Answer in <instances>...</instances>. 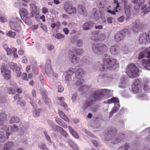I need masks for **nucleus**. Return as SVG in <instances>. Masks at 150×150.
<instances>
[{
	"label": "nucleus",
	"mask_w": 150,
	"mask_h": 150,
	"mask_svg": "<svg viewBox=\"0 0 150 150\" xmlns=\"http://www.w3.org/2000/svg\"><path fill=\"white\" fill-rule=\"evenodd\" d=\"M112 95L111 90L106 89L93 91L90 96H86L87 100L82 104L81 109L84 111L88 110L93 104L94 101L100 100L104 97H108Z\"/></svg>",
	"instance_id": "obj_1"
},
{
	"label": "nucleus",
	"mask_w": 150,
	"mask_h": 150,
	"mask_svg": "<svg viewBox=\"0 0 150 150\" xmlns=\"http://www.w3.org/2000/svg\"><path fill=\"white\" fill-rule=\"evenodd\" d=\"M103 64H101L100 69L102 71H104L108 69L110 70H116L119 68L118 62L115 59H111L109 57H106L103 60Z\"/></svg>",
	"instance_id": "obj_2"
},
{
	"label": "nucleus",
	"mask_w": 150,
	"mask_h": 150,
	"mask_svg": "<svg viewBox=\"0 0 150 150\" xmlns=\"http://www.w3.org/2000/svg\"><path fill=\"white\" fill-rule=\"evenodd\" d=\"M140 80L136 79L132 86V90L134 94L138 93L136 98L139 100H147L149 98L147 96L143 94L140 93L142 91Z\"/></svg>",
	"instance_id": "obj_3"
},
{
	"label": "nucleus",
	"mask_w": 150,
	"mask_h": 150,
	"mask_svg": "<svg viewBox=\"0 0 150 150\" xmlns=\"http://www.w3.org/2000/svg\"><path fill=\"white\" fill-rule=\"evenodd\" d=\"M150 49L149 48H147L145 49L143 52H141L139 55L138 59H139L144 58H148L147 59H143L139 60V62L142 67L149 70L150 69Z\"/></svg>",
	"instance_id": "obj_4"
},
{
	"label": "nucleus",
	"mask_w": 150,
	"mask_h": 150,
	"mask_svg": "<svg viewBox=\"0 0 150 150\" xmlns=\"http://www.w3.org/2000/svg\"><path fill=\"white\" fill-rule=\"evenodd\" d=\"M139 71L138 68L134 64H130L127 66V74L130 78H134L139 76Z\"/></svg>",
	"instance_id": "obj_5"
},
{
	"label": "nucleus",
	"mask_w": 150,
	"mask_h": 150,
	"mask_svg": "<svg viewBox=\"0 0 150 150\" xmlns=\"http://www.w3.org/2000/svg\"><path fill=\"white\" fill-rule=\"evenodd\" d=\"M22 22V21L17 17L15 18H12L9 22V25L11 29L17 32H19L21 30V27L18 24Z\"/></svg>",
	"instance_id": "obj_6"
},
{
	"label": "nucleus",
	"mask_w": 150,
	"mask_h": 150,
	"mask_svg": "<svg viewBox=\"0 0 150 150\" xmlns=\"http://www.w3.org/2000/svg\"><path fill=\"white\" fill-rule=\"evenodd\" d=\"M104 103L108 104H111L113 103H115V106L112 110L110 112V117H111L112 115L116 113L119 109L120 105L118 99L117 98L113 97L110 99H108L105 101Z\"/></svg>",
	"instance_id": "obj_7"
},
{
	"label": "nucleus",
	"mask_w": 150,
	"mask_h": 150,
	"mask_svg": "<svg viewBox=\"0 0 150 150\" xmlns=\"http://www.w3.org/2000/svg\"><path fill=\"white\" fill-rule=\"evenodd\" d=\"M92 48L93 52L98 54L106 52L108 50L107 47L102 43L93 44Z\"/></svg>",
	"instance_id": "obj_8"
},
{
	"label": "nucleus",
	"mask_w": 150,
	"mask_h": 150,
	"mask_svg": "<svg viewBox=\"0 0 150 150\" xmlns=\"http://www.w3.org/2000/svg\"><path fill=\"white\" fill-rule=\"evenodd\" d=\"M126 34L129 35V31L127 29H124L120 32L117 33L114 35V38L115 41L119 42L124 38Z\"/></svg>",
	"instance_id": "obj_9"
},
{
	"label": "nucleus",
	"mask_w": 150,
	"mask_h": 150,
	"mask_svg": "<svg viewBox=\"0 0 150 150\" xmlns=\"http://www.w3.org/2000/svg\"><path fill=\"white\" fill-rule=\"evenodd\" d=\"M113 79L111 75L108 74H104L98 76L97 80L98 82L107 83Z\"/></svg>",
	"instance_id": "obj_10"
},
{
	"label": "nucleus",
	"mask_w": 150,
	"mask_h": 150,
	"mask_svg": "<svg viewBox=\"0 0 150 150\" xmlns=\"http://www.w3.org/2000/svg\"><path fill=\"white\" fill-rule=\"evenodd\" d=\"M45 68L47 75L49 77H52L53 75H54V73L51 68L50 61L48 59H47L46 60Z\"/></svg>",
	"instance_id": "obj_11"
},
{
	"label": "nucleus",
	"mask_w": 150,
	"mask_h": 150,
	"mask_svg": "<svg viewBox=\"0 0 150 150\" xmlns=\"http://www.w3.org/2000/svg\"><path fill=\"white\" fill-rule=\"evenodd\" d=\"M76 71L75 69L72 67L70 68L69 69L67 72V74L65 76L66 82L68 84L71 81L72 77Z\"/></svg>",
	"instance_id": "obj_12"
},
{
	"label": "nucleus",
	"mask_w": 150,
	"mask_h": 150,
	"mask_svg": "<svg viewBox=\"0 0 150 150\" xmlns=\"http://www.w3.org/2000/svg\"><path fill=\"white\" fill-rule=\"evenodd\" d=\"M139 40V43L142 44H146L148 41L150 42L149 33L147 34L146 33H143L140 35Z\"/></svg>",
	"instance_id": "obj_13"
},
{
	"label": "nucleus",
	"mask_w": 150,
	"mask_h": 150,
	"mask_svg": "<svg viewBox=\"0 0 150 150\" xmlns=\"http://www.w3.org/2000/svg\"><path fill=\"white\" fill-rule=\"evenodd\" d=\"M117 132V129L115 128L110 129L105 135V140L107 141L110 140Z\"/></svg>",
	"instance_id": "obj_14"
},
{
	"label": "nucleus",
	"mask_w": 150,
	"mask_h": 150,
	"mask_svg": "<svg viewBox=\"0 0 150 150\" xmlns=\"http://www.w3.org/2000/svg\"><path fill=\"white\" fill-rule=\"evenodd\" d=\"M69 61L74 64H77L80 61L79 58L73 54L72 51H69Z\"/></svg>",
	"instance_id": "obj_15"
},
{
	"label": "nucleus",
	"mask_w": 150,
	"mask_h": 150,
	"mask_svg": "<svg viewBox=\"0 0 150 150\" xmlns=\"http://www.w3.org/2000/svg\"><path fill=\"white\" fill-rule=\"evenodd\" d=\"M125 135L123 133H120L117 136L115 137L112 140L111 144H117L120 142L124 139Z\"/></svg>",
	"instance_id": "obj_16"
},
{
	"label": "nucleus",
	"mask_w": 150,
	"mask_h": 150,
	"mask_svg": "<svg viewBox=\"0 0 150 150\" xmlns=\"http://www.w3.org/2000/svg\"><path fill=\"white\" fill-rule=\"evenodd\" d=\"M1 73L5 79L8 80L10 78V71L9 70L3 65L1 67Z\"/></svg>",
	"instance_id": "obj_17"
},
{
	"label": "nucleus",
	"mask_w": 150,
	"mask_h": 150,
	"mask_svg": "<svg viewBox=\"0 0 150 150\" xmlns=\"http://www.w3.org/2000/svg\"><path fill=\"white\" fill-rule=\"evenodd\" d=\"M10 68L14 70L15 69V71L16 74V76L18 77H19L21 74V72L20 71L21 66H17L16 64L13 63H10L9 64Z\"/></svg>",
	"instance_id": "obj_18"
},
{
	"label": "nucleus",
	"mask_w": 150,
	"mask_h": 150,
	"mask_svg": "<svg viewBox=\"0 0 150 150\" xmlns=\"http://www.w3.org/2000/svg\"><path fill=\"white\" fill-rule=\"evenodd\" d=\"M145 0H133L132 3L134 9L136 10H138L144 4Z\"/></svg>",
	"instance_id": "obj_19"
},
{
	"label": "nucleus",
	"mask_w": 150,
	"mask_h": 150,
	"mask_svg": "<svg viewBox=\"0 0 150 150\" xmlns=\"http://www.w3.org/2000/svg\"><path fill=\"white\" fill-rule=\"evenodd\" d=\"M124 5V7L125 10V13L127 18H126V20H128V18L130 16L131 13L130 11L131 7L130 4L128 3V1L126 2L123 3Z\"/></svg>",
	"instance_id": "obj_20"
},
{
	"label": "nucleus",
	"mask_w": 150,
	"mask_h": 150,
	"mask_svg": "<svg viewBox=\"0 0 150 150\" xmlns=\"http://www.w3.org/2000/svg\"><path fill=\"white\" fill-rule=\"evenodd\" d=\"M64 8L65 11L70 14H75L76 12V8L69 6L68 2H66L65 4Z\"/></svg>",
	"instance_id": "obj_21"
},
{
	"label": "nucleus",
	"mask_w": 150,
	"mask_h": 150,
	"mask_svg": "<svg viewBox=\"0 0 150 150\" xmlns=\"http://www.w3.org/2000/svg\"><path fill=\"white\" fill-rule=\"evenodd\" d=\"M132 30L134 33H136L141 30L142 28V24L139 20H136L133 23Z\"/></svg>",
	"instance_id": "obj_22"
},
{
	"label": "nucleus",
	"mask_w": 150,
	"mask_h": 150,
	"mask_svg": "<svg viewBox=\"0 0 150 150\" xmlns=\"http://www.w3.org/2000/svg\"><path fill=\"white\" fill-rule=\"evenodd\" d=\"M76 71H75L74 74H75L74 77H73L74 80L75 78H79L83 76L84 74V71L83 69L79 68L77 70L75 69Z\"/></svg>",
	"instance_id": "obj_23"
},
{
	"label": "nucleus",
	"mask_w": 150,
	"mask_h": 150,
	"mask_svg": "<svg viewBox=\"0 0 150 150\" xmlns=\"http://www.w3.org/2000/svg\"><path fill=\"white\" fill-rule=\"evenodd\" d=\"M82 62L83 65L86 66H90L92 63L91 59L88 56L83 57L82 59Z\"/></svg>",
	"instance_id": "obj_24"
},
{
	"label": "nucleus",
	"mask_w": 150,
	"mask_h": 150,
	"mask_svg": "<svg viewBox=\"0 0 150 150\" xmlns=\"http://www.w3.org/2000/svg\"><path fill=\"white\" fill-rule=\"evenodd\" d=\"M78 11L79 14L82 15L84 17H85L87 16V12L86 8L82 5H78Z\"/></svg>",
	"instance_id": "obj_25"
},
{
	"label": "nucleus",
	"mask_w": 150,
	"mask_h": 150,
	"mask_svg": "<svg viewBox=\"0 0 150 150\" xmlns=\"http://www.w3.org/2000/svg\"><path fill=\"white\" fill-rule=\"evenodd\" d=\"M111 53L114 55H118L120 52L119 47L117 45L112 46L110 49Z\"/></svg>",
	"instance_id": "obj_26"
},
{
	"label": "nucleus",
	"mask_w": 150,
	"mask_h": 150,
	"mask_svg": "<svg viewBox=\"0 0 150 150\" xmlns=\"http://www.w3.org/2000/svg\"><path fill=\"white\" fill-rule=\"evenodd\" d=\"M94 25V23L92 21H88L83 24L82 27L84 30H88L92 28Z\"/></svg>",
	"instance_id": "obj_27"
},
{
	"label": "nucleus",
	"mask_w": 150,
	"mask_h": 150,
	"mask_svg": "<svg viewBox=\"0 0 150 150\" xmlns=\"http://www.w3.org/2000/svg\"><path fill=\"white\" fill-rule=\"evenodd\" d=\"M106 36L104 33L100 34L98 37L93 36L91 37V39L94 41H96L97 40L103 41L106 38Z\"/></svg>",
	"instance_id": "obj_28"
},
{
	"label": "nucleus",
	"mask_w": 150,
	"mask_h": 150,
	"mask_svg": "<svg viewBox=\"0 0 150 150\" xmlns=\"http://www.w3.org/2000/svg\"><path fill=\"white\" fill-rule=\"evenodd\" d=\"M9 135V133L6 132L5 134L3 131H0V142H3L6 139H7Z\"/></svg>",
	"instance_id": "obj_29"
},
{
	"label": "nucleus",
	"mask_w": 150,
	"mask_h": 150,
	"mask_svg": "<svg viewBox=\"0 0 150 150\" xmlns=\"http://www.w3.org/2000/svg\"><path fill=\"white\" fill-rule=\"evenodd\" d=\"M56 130L59 132L65 138L68 137V134L65 130H64L62 127L57 126L56 127Z\"/></svg>",
	"instance_id": "obj_30"
},
{
	"label": "nucleus",
	"mask_w": 150,
	"mask_h": 150,
	"mask_svg": "<svg viewBox=\"0 0 150 150\" xmlns=\"http://www.w3.org/2000/svg\"><path fill=\"white\" fill-rule=\"evenodd\" d=\"M130 148V145L128 142L125 143L120 146L117 150H129Z\"/></svg>",
	"instance_id": "obj_31"
},
{
	"label": "nucleus",
	"mask_w": 150,
	"mask_h": 150,
	"mask_svg": "<svg viewBox=\"0 0 150 150\" xmlns=\"http://www.w3.org/2000/svg\"><path fill=\"white\" fill-rule=\"evenodd\" d=\"M19 13L22 18H23H23L26 17L28 15V13L27 10L24 8H20L19 10Z\"/></svg>",
	"instance_id": "obj_32"
},
{
	"label": "nucleus",
	"mask_w": 150,
	"mask_h": 150,
	"mask_svg": "<svg viewBox=\"0 0 150 150\" xmlns=\"http://www.w3.org/2000/svg\"><path fill=\"white\" fill-rule=\"evenodd\" d=\"M92 13L95 21H98L99 18L98 11L96 8H93L92 10Z\"/></svg>",
	"instance_id": "obj_33"
},
{
	"label": "nucleus",
	"mask_w": 150,
	"mask_h": 150,
	"mask_svg": "<svg viewBox=\"0 0 150 150\" xmlns=\"http://www.w3.org/2000/svg\"><path fill=\"white\" fill-rule=\"evenodd\" d=\"M13 143L12 142H8L4 144L3 150H9L13 147Z\"/></svg>",
	"instance_id": "obj_34"
},
{
	"label": "nucleus",
	"mask_w": 150,
	"mask_h": 150,
	"mask_svg": "<svg viewBox=\"0 0 150 150\" xmlns=\"http://www.w3.org/2000/svg\"><path fill=\"white\" fill-rule=\"evenodd\" d=\"M58 114L60 117L67 123L69 122V120L67 118L66 115L62 111H58Z\"/></svg>",
	"instance_id": "obj_35"
},
{
	"label": "nucleus",
	"mask_w": 150,
	"mask_h": 150,
	"mask_svg": "<svg viewBox=\"0 0 150 150\" xmlns=\"http://www.w3.org/2000/svg\"><path fill=\"white\" fill-rule=\"evenodd\" d=\"M30 10L31 11V16L32 17L34 16L36 14L37 7L34 4H30Z\"/></svg>",
	"instance_id": "obj_36"
},
{
	"label": "nucleus",
	"mask_w": 150,
	"mask_h": 150,
	"mask_svg": "<svg viewBox=\"0 0 150 150\" xmlns=\"http://www.w3.org/2000/svg\"><path fill=\"white\" fill-rule=\"evenodd\" d=\"M69 131L71 134L76 139L79 138V136L77 133L74 130V129L70 126L68 127Z\"/></svg>",
	"instance_id": "obj_37"
},
{
	"label": "nucleus",
	"mask_w": 150,
	"mask_h": 150,
	"mask_svg": "<svg viewBox=\"0 0 150 150\" xmlns=\"http://www.w3.org/2000/svg\"><path fill=\"white\" fill-rule=\"evenodd\" d=\"M6 119V115L4 112L0 113V125L3 124L4 122Z\"/></svg>",
	"instance_id": "obj_38"
},
{
	"label": "nucleus",
	"mask_w": 150,
	"mask_h": 150,
	"mask_svg": "<svg viewBox=\"0 0 150 150\" xmlns=\"http://www.w3.org/2000/svg\"><path fill=\"white\" fill-rule=\"evenodd\" d=\"M55 120L57 123L59 125L65 128L67 127H68L66 123L64 122L61 119L58 118H56Z\"/></svg>",
	"instance_id": "obj_39"
},
{
	"label": "nucleus",
	"mask_w": 150,
	"mask_h": 150,
	"mask_svg": "<svg viewBox=\"0 0 150 150\" xmlns=\"http://www.w3.org/2000/svg\"><path fill=\"white\" fill-rule=\"evenodd\" d=\"M72 52H75L78 55L82 54L84 52V50L82 49H77L73 47L72 49Z\"/></svg>",
	"instance_id": "obj_40"
},
{
	"label": "nucleus",
	"mask_w": 150,
	"mask_h": 150,
	"mask_svg": "<svg viewBox=\"0 0 150 150\" xmlns=\"http://www.w3.org/2000/svg\"><path fill=\"white\" fill-rule=\"evenodd\" d=\"M42 96L44 102L46 104H48L50 102V100L47 97V95L44 92L42 93Z\"/></svg>",
	"instance_id": "obj_41"
},
{
	"label": "nucleus",
	"mask_w": 150,
	"mask_h": 150,
	"mask_svg": "<svg viewBox=\"0 0 150 150\" xmlns=\"http://www.w3.org/2000/svg\"><path fill=\"white\" fill-rule=\"evenodd\" d=\"M20 121L19 118L16 116H12L9 121L10 123H13L14 122L18 123L20 122Z\"/></svg>",
	"instance_id": "obj_42"
},
{
	"label": "nucleus",
	"mask_w": 150,
	"mask_h": 150,
	"mask_svg": "<svg viewBox=\"0 0 150 150\" xmlns=\"http://www.w3.org/2000/svg\"><path fill=\"white\" fill-rule=\"evenodd\" d=\"M88 89V87L87 86H82L79 88L78 90L82 93H84L86 92Z\"/></svg>",
	"instance_id": "obj_43"
},
{
	"label": "nucleus",
	"mask_w": 150,
	"mask_h": 150,
	"mask_svg": "<svg viewBox=\"0 0 150 150\" xmlns=\"http://www.w3.org/2000/svg\"><path fill=\"white\" fill-rule=\"evenodd\" d=\"M68 142L69 144L73 148L74 150H78L77 146L72 140H69Z\"/></svg>",
	"instance_id": "obj_44"
},
{
	"label": "nucleus",
	"mask_w": 150,
	"mask_h": 150,
	"mask_svg": "<svg viewBox=\"0 0 150 150\" xmlns=\"http://www.w3.org/2000/svg\"><path fill=\"white\" fill-rule=\"evenodd\" d=\"M38 146L41 150H45L47 149L46 145L43 142H41L39 143L38 144Z\"/></svg>",
	"instance_id": "obj_45"
},
{
	"label": "nucleus",
	"mask_w": 150,
	"mask_h": 150,
	"mask_svg": "<svg viewBox=\"0 0 150 150\" xmlns=\"http://www.w3.org/2000/svg\"><path fill=\"white\" fill-rule=\"evenodd\" d=\"M125 82L124 78L121 79L120 81L119 85V88H124L126 87Z\"/></svg>",
	"instance_id": "obj_46"
},
{
	"label": "nucleus",
	"mask_w": 150,
	"mask_h": 150,
	"mask_svg": "<svg viewBox=\"0 0 150 150\" xmlns=\"http://www.w3.org/2000/svg\"><path fill=\"white\" fill-rule=\"evenodd\" d=\"M6 51V52L7 55H11L13 53L17 52V49L15 48H12L11 49L9 48Z\"/></svg>",
	"instance_id": "obj_47"
},
{
	"label": "nucleus",
	"mask_w": 150,
	"mask_h": 150,
	"mask_svg": "<svg viewBox=\"0 0 150 150\" xmlns=\"http://www.w3.org/2000/svg\"><path fill=\"white\" fill-rule=\"evenodd\" d=\"M77 79H78V80L76 81V84L78 86H81L84 82V80L83 79H81V78H75V79L74 80V79H73V80L75 81Z\"/></svg>",
	"instance_id": "obj_48"
},
{
	"label": "nucleus",
	"mask_w": 150,
	"mask_h": 150,
	"mask_svg": "<svg viewBox=\"0 0 150 150\" xmlns=\"http://www.w3.org/2000/svg\"><path fill=\"white\" fill-rule=\"evenodd\" d=\"M149 79H145L143 87L144 90L145 91H147L149 89V87L147 85V84L149 83Z\"/></svg>",
	"instance_id": "obj_49"
},
{
	"label": "nucleus",
	"mask_w": 150,
	"mask_h": 150,
	"mask_svg": "<svg viewBox=\"0 0 150 150\" xmlns=\"http://www.w3.org/2000/svg\"><path fill=\"white\" fill-rule=\"evenodd\" d=\"M98 2L100 8L103 7L107 4L106 0H98Z\"/></svg>",
	"instance_id": "obj_50"
},
{
	"label": "nucleus",
	"mask_w": 150,
	"mask_h": 150,
	"mask_svg": "<svg viewBox=\"0 0 150 150\" xmlns=\"http://www.w3.org/2000/svg\"><path fill=\"white\" fill-rule=\"evenodd\" d=\"M16 33L15 32L12 31L11 30H10L8 32L6 33V35L10 38H15L16 36Z\"/></svg>",
	"instance_id": "obj_51"
},
{
	"label": "nucleus",
	"mask_w": 150,
	"mask_h": 150,
	"mask_svg": "<svg viewBox=\"0 0 150 150\" xmlns=\"http://www.w3.org/2000/svg\"><path fill=\"white\" fill-rule=\"evenodd\" d=\"M43 134L45 138L47 141L50 143H52V140L51 137L50 136L47 134L46 131H44L43 132Z\"/></svg>",
	"instance_id": "obj_52"
},
{
	"label": "nucleus",
	"mask_w": 150,
	"mask_h": 150,
	"mask_svg": "<svg viewBox=\"0 0 150 150\" xmlns=\"http://www.w3.org/2000/svg\"><path fill=\"white\" fill-rule=\"evenodd\" d=\"M58 74L56 73H54V75L50 79V81L51 82L56 83V81L57 80Z\"/></svg>",
	"instance_id": "obj_53"
},
{
	"label": "nucleus",
	"mask_w": 150,
	"mask_h": 150,
	"mask_svg": "<svg viewBox=\"0 0 150 150\" xmlns=\"http://www.w3.org/2000/svg\"><path fill=\"white\" fill-rule=\"evenodd\" d=\"M22 18V19L24 22L28 25H30L31 23V21L29 18L26 17Z\"/></svg>",
	"instance_id": "obj_54"
},
{
	"label": "nucleus",
	"mask_w": 150,
	"mask_h": 150,
	"mask_svg": "<svg viewBox=\"0 0 150 150\" xmlns=\"http://www.w3.org/2000/svg\"><path fill=\"white\" fill-rule=\"evenodd\" d=\"M19 129V127L16 125L14 124L11 127V130L12 132H16Z\"/></svg>",
	"instance_id": "obj_55"
},
{
	"label": "nucleus",
	"mask_w": 150,
	"mask_h": 150,
	"mask_svg": "<svg viewBox=\"0 0 150 150\" xmlns=\"http://www.w3.org/2000/svg\"><path fill=\"white\" fill-rule=\"evenodd\" d=\"M48 124L52 128L53 130L56 129V127L57 125H56L51 120H49L48 122Z\"/></svg>",
	"instance_id": "obj_56"
},
{
	"label": "nucleus",
	"mask_w": 150,
	"mask_h": 150,
	"mask_svg": "<svg viewBox=\"0 0 150 150\" xmlns=\"http://www.w3.org/2000/svg\"><path fill=\"white\" fill-rule=\"evenodd\" d=\"M28 100H30V103L31 104L33 107L35 108L38 102L37 101H35L34 100H32L30 98H29Z\"/></svg>",
	"instance_id": "obj_57"
},
{
	"label": "nucleus",
	"mask_w": 150,
	"mask_h": 150,
	"mask_svg": "<svg viewBox=\"0 0 150 150\" xmlns=\"http://www.w3.org/2000/svg\"><path fill=\"white\" fill-rule=\"evenodd\" d=\"M40 110L39 109L35 110L33 111V115L35 117H37L39 116Z\"/></svg>",
	"instance_id": "obj_58"
},
{
	"label": "nucleus",
	"mask_w": 150,
	"mask_h": 150,
	"mask_svg": "<svg viewBox=\"0 0 150 150\" xmlns=\"http://www.w3.org/2000/svg\"><path fill=\"white\" fill-rule=\"evenodd\" d=\"M76 45L78 47H82L83 45V42L82 40H77L76 42Z\"/></svg>",
	"instance_id": "obj_59"
},
{
	"label": "nucleus",
	"mask_w": 150,
	"mask_h": 150,
	"mask_svg": "<svg viewBox=\"0 0 150 150\" xmlns=\"http://www.w3.org/2000/svg\"><path fill=\"white\" fill-rule=\"evenodd\" d=\"M54 36L56 38L58 39H62L64 37V35L59 33L55 34Z\"/></svg>",
	"instance_id": "obj_60"
},
{
	"label": "nucleus",
	"mask_w": 150,
	"mask_h": 150,
	"mask_svg": "<svg viewBox=\"0 0 150 150\" xmlns=\"http://www.w3.org/2000/svg\"><path fill=\"white\" fill-rule=\"evenodd\" d=\"M15 88H16L11 87L9 89H8V92L10 94H14L16 92Z\"/></svg>",
	"instance_id": "obj_61"
},
{
	"label": "nucleus",
	"mask_w": 150,
	"mask_h": 150,
	"mask_svg": "<svg viewBox=\"0 0 150 150\" xmlns=\"http://www.w3.org/2000/svg\"><path fill=\"white\" fill-rule=\"evenodd\" d=\"M150 11V8L149 7H147L145 9H144L142 12L141 15L144 16V14L149 12Z\"/></svg>",
	"instance_id": "obj_62"
},
{
	"label": "nucleus",
	"mask_w": 150,
	"mask_h": 150,
	"mask_svg": "<svg viewBox=\"0 0 150 150\" xmlns=\"http://www.w3.org/2000/svg\"><path fill=\"white\" fill-rule=\"evenodd\" d=\"M113 4L114 6H116L115 7V9H118L119 7L120 3L117 0H114Z\"/></svg>",
	"instance_id": "obj_63"
},
{
	"label": "nucleus",
	"mask_w": 150,
	"mask_h": 150,
	"mask_svg": "<svg viewBox=\"0 0 150 150\" xmlns=\"http://www.w3.org/2000/svg\"><path fill=\"white\" fill-rule=\"evenodd\" d=\"M51 27L52 29H55L56 30H58L59 29V27L58 25L54 23H52L51 25Z\"/></svg>",
	"instance_id": "obj_64"
}]
</instances>
